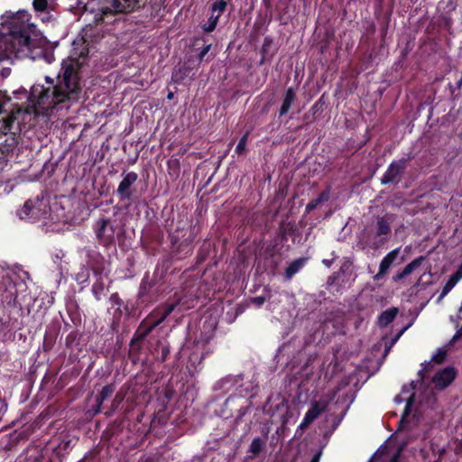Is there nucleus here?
Masks as SVG:
<instances>
[{"label": "nucleus", "instance_id": "18", "mask_svg": "<svg viewBox=\"0 0 462 462\" xmlns=\"http://www.w3.org/2000/svg\"><path fill=\"white\" fill-rule=\"evenodd\" d=\"M152 318V316H147L144 319L141 321L137 329L134 333V342L142 341L149 336V334L153 330L152 326L149 324V320Z\"/></svg>", "mask_w": 462, "mask_h": 462}, {"label": "nucleus", "instance_id": "16", "mask_svg": "<svg viewBox=\"0 0 462 462\" xmlns=\"http://www.w3.org/2000/svg\"><path fill=\"white\" fill-rule=\"evenodd\" d=\"M88 266L95 276H102L105 271L106 260L99 253L89 254Z\"/></svg>", "mask_w": 462, "mask_h": 462}, {"label": "nucleus", "instance_id": "46", "mask_svg": "<svg viewBox=\"0 0 462 462\" xmlns=\"http://www.w3.org/2000/svg\"><path fill=\"white\" fill-rule=\"evenodd\" d=\"M11 74V69L10 68H3L1 70V75L3 78H7Z\"/></svg>", "mask_w": 462, "mask_h": 462}, {"label": "nucleus", "instance_id": "62", "mask_svg": "<svg viewBox=\"0 0 462 462\" xmlns=\"http://www.w3.org/2000/svg\"><path fill=\"white\" fill-rule=\"evenodd\" d=\"M209 47H210V45H208V46H206V47L204 46V51H203L204 56H205V55L207 54V52L208 51Z\"/></svg>", "mask_w": 462, "mask_h": 462}, {"label": "nucleus", "instance_id": "9", "mask_svg": "<svg viewBox=\"0 0 462 462\" xmlns=\"http://www.w3.org/2000/svg\"><path fill=\"white\" fill-rule=\"evenodd\" d=\"M326 409V404L320 402H313L310 409L297 428L296 433L302 432L314 420H316Z\"/></svg>", "mask_w": 462, "mask_h": 462}, {"label": "nucleus", "instance_id": "47", "mask_svg": "<svg viewBox=\"0 0 462 462\" xmlns=\"http://www.w3.org/2000/svg\"><path fill=\"white\" fill-rule=\"evenodd\" d=\"M102 404H103V402H97V404L93 408L94 414H97V413H99L101 411Z\"/></svg>", "mask_w": 462, "mask_h": 462}, {"label": "nucleus", "instance_id": "59", "mask_svg": "<svg viewBox=\"0 0 462 462\" xmlns=\"http://www.w3.org/2000/svg\"><path fill=\"white\" fill-rule=\"evenodd\" d=\"M460 336H462V325H461V328L457 331L454 337H460Z\"/></svg>", "mask_w": 462, "mask_h": 462}, {"label": "nucleus", "instance_id": "3", "mask_svg": "<svg viewBox=\"0 0 462 462\" xmlns=\"http://www.w3.org/2000/svg\"><path fill=\"white\" fill-rule=\"evenodd\" d=\"M392 219L388 216L377 217L374 223L366 226L359 236L362 249H378L388 240Z\"/></svg>", "mask_w": 462, "mask_h": 462}, {"label": "nucleus", "instance_id": "42", "mask_svg": "<svg viewBox=\"0 0 462 462\" xmlns=\"http://www.w3.org/2000/svg\"><path fill=\"white\" fill-rule=\"evenodd\" d=\"M77 337H78V332L77 331L69 332V335L66 337V339H65L66 346L68 347L71 346L72 343L76 340Z\"/></svg>", "mask_w": 462, "mask_h": 462}, {"label": "nucleus", "instance_id": "32", "mask_svg": "<svg viewBox=\"0 0 462 462\" xmlns=\"http://www.w3.org/2000/svg\"><path fill=\"white\" fill-rule=\"evenodd\" d=\"M422 262V257H419L411 261L410 263H408L402 272V275H405L406 277L410 275L417 267L420 265Z\"/></svg>", "mask_w": 462, "mask_h": 462}, {"label": "nucleus", "instance_id": "50", "mask_svg": "<svg viewBox=\"0 0 462 462\" xmlns=\"http://www.w3.org/2000/svg\"><path fill=\"white\" fill-rule=\"evenodd\" d=\"M400 453L401 450H398V452H396L395 455L391 458L390 462H399Z\"/></svg>", "mask_w": 462, "mask_h": 462}, {"label": "nucleus", "instance_id": "23", "mask_svg": "<svg viewBox=\"0 0 462 462\" xmlns=\"http://www.w3.org/2000/svg\"><path fill=\"white\" fill-rule=\"evenodd\" d=\"M142 349H143V342L142 341L134 342V337H132L130 344H129L128 357L134 364H136V362L139 360V356H140Z\"/></svg>", "mask_w": 462, "mask_h": 462}, {"label": "nucleus", "instance_id": "56", "mask_svg": "<svg viewBox=\"0 0 462 462\" xmlns=\"http://www.w3.org/2000/svg\"><path fill=\"white\" fill-rule=\"evenodd\" d=\"M380 452H381V450H380V449H378V450L374 453V455L372 457V458L370 459V461H369V462H374V459H376V457L379 456V453H380Z\"/></svg>", "mask_w": 462, "mask_h": 462}, {"label": "nucleus", "instance_id": "63", "mask_svg": "<svg viewBox=\"0 0 462 462\" xmlns=\"http://www.w3.org/2000/svg\"><path fill=\"white\" fill-rule=\"evenodd\" d=\"M199 167H200V164H199V165H198V167H197V171H195V174H194V178H195V180H197V179H198V174H199L198 171H199Z\"/></svg>", "mask_w": 462, "mask_h": 462}, {"label": "nucleus", "instance_id": "61", "mask_svg": "<svg viewBox=\"0 0 462 462\" xmlns=\"http://www.w3.org/2000/svg\"><path fill=\"white\" fill-rule=\"evenodd\" d=\"M70 328V324L67 321H64V329L68 330Z\"/></svg>", "mask_w": 462, "mask_h": 462}, {"label": "nucleus", "instance_id": "52", "mask_svg": "<svg viewBox=\"0 0 462 462\" xmlns=\"http://www.w3.org/2000/svg\"><path fill=\"white\" fill-rule=\"evenodd\" d=\"M413 388L411 386H403L402 387V393H410Z\"/></svg>", "mask_w": 462, "mask_h": 462}, {"label": "nucleus", "instance_id": "15", "mask_svg": "<svg viewBox=\"0 0 462 462\" xmlns=\"http://www.w3.org/2000/svg\"><path fill=\"white\" fill-rule=\"evenodd\" d=\"M400 253V248H395L389 252L381 261L379 265V272L374 277L375 280L380 279L382 276H383L388 270L390 269L391 265L393 263V262L397 259L398 254Z\"/></svg>", "mask_w": 462, "mask_h": 462}, {"label": "nucleus", "instance_id": "64", "mask_svg": "<svg viewBox=\"0 0 462 462\" xmlns=\"http://www.w3.org/2000/svg\"><path fill=\"white\" fill-rule=\"evenodd\" d=\"M197 56H198V59H199V60H202V51H200L197 54Z\"/></svg>", "mask_w": 462, "mask_h": 462}, {"label": "nucleus", "instance_id": "1", "mask_svg": "<svg viewBox=\"0 0 462 462\" xmlns=\"http://www.w3.org/2000/svg\"><path fill=\"white\" fill-rule=\"evenodd\" d=\"M31 18V14L20 10L1 23L0 62L14 64L15 60H35L44 56L46 40L37 32Z\"/></svg>", "mask_w": 462, "mask_h": 462}, {"label": "nucleus", "instance_id": "43", "mask_svg": "<svg viewBox=\"0 0 462 462\" xmlns=\"http://www.w3.org/2000/svg\"><path fill=\"white\" fill-rule=\"evenodd\" d=\"M412 402H413V393H411L409 396V398L407 399L406 406H405V410H404V412H403V415H402V421L404 420V418L406 416H408L410 414V408H411Z\"/></svg>", "mask_w": 462, "mask_h": 462}, {"label": "nucleus", "instance_id": "11", "mask_svg": "<svg viewBox=\"0 0 462 462\" xmlns=\"http://www.w3.org/2000/svg\"><path fill=\"white\" fill-rule=\"evenodd\" d=\"M177 303H169L159 306L152 310L148 316H152L149 320V324L152 326L153 329L162 324L167 317L175 310Z\"/></svg>", "mask_w": 462, "mask_h": 462}, {"label": "nucleus", "instance_id": "29", "mask_svg": "<svg viewBox=\"0 0 462 462\" xmlns=\"http://www.w3.org/2000/svg\"><path fill=\"white\" fill-rule=\"evenodd\" d=\"M457 282H458V280L457 279V277H454L453 275H451L449 277V279L448 280V282L445 283V285L441 291V293L439 295V299L444 298L455 287V285Z\"/></svg>", "mask_w": 462, "mask_h": 462}, {"label": "nucleus", "instance_id": "41", "mask_svg": "<svg viewBox=\"0 0 462 462\" xmlns=\"http://www.w3.org/2000/svg\"><path fill=\"white\" fill-rule=\"evenodd\" d=\"M201 182H202V180H199L197 184V196H199V193L202 190ZM198 198H199V204H200L202 202V197H198ZM196 212L198 213L199 216H200L202 214V208L199 205H198Z\"/></svg>", "mask_w": 462, "mask_h": 462}, {"label": "nucleus", "instance_id": "51", "mask_svg": "<svg viewBox=\"0 0 462 462\" xmlns=\"http://www.w3.org/2000/svg\"><path fill=\"white\" fill-rule=\"evenodd\" d=\"M168 353H169L168 349L162 348V361H165L167 359Z\"/></svg>", "mask_w": 462, "mask_h": 462}, {"label": "nucleus", "instance_id": "22", "mask_svg": "<svg viewBox=\"0 0 462 462\" xmlns=\"http://www.w3.org/2000/svg\"><path fill=\"white\" fill-rule=\"evenodd\" d=\"M398 314V309L395 307L387 309L383 312L380 314L378 317V325L380 327H386L388 326L396 317Z\"/></svg>", "mask_w": 462, "mask_h": 462}, {"label": "nucleus", "instance_id": "27", "mask_svg": "<svg viewBox=\"0 0 462 462\" xmlns=\"http://www.w3.org/2000/svg\"><path fill=\"white\" fill-rule=\"evenodd\" d=\"M328 199H329V193L328 191L321 192L317 199L311 200L306 206V210L308 212L311 211L312 209L316 208L319 204L328 200Z\"/></svg>", "mask_w": 462, "mask_h": 462}, {"label": "nucleus", "instance_id": "34", "mask_svg": "<svg viewBox=\"0 0 462 462\" xmlns=\"http://www.w3.org/2000/svg\"><path fill=\"white\" fill-rule=\"evenodd\" d=\"M28 462H45V457L42 449H35L34 454L28 457Z\"/></svg>", "mask_w": 462, "mask_h": 462}, {"label": "nucleus", "instance_id": "7", "mask_svg": "<svg viewBox=\"0 0 462 462\" xmlns=\"http://www.w3.org/2000/svg\"><path fill=\"white\" fill-rule=\"evenodd\" d=\"M406 167L407 160L404 158L392 162L382 176L381 183L383 185L389 183H398L401 180L402 175L404 172Z\"/></svg>", "mask_w": 462, "mask_h": 462}, {"label": "nucleus", "instance_id": "58", "mask_svg": "<svg viewBox=\"0 0 462 462\" xmlns=\"http://www.w3.org/2000/svg\"><path fill=\"white\" fill-rule=\"evenodd\" d=\"M394 402H395L396 403H402V402H403V399H402V398H401L399 395H397V396H395V398H394Z\"/></svg>", "mask_w": 462, "mask_h": 462}, {"label": "nucleus", "instance_id": "5", "mask_svg": "<svg viewBox=\"0 0 462 462\" xmlns=\"http://www.w3.org/2000/svg\"><path fill=\"white\" fill-rule=\"evenodd\" d=\"M93 229L98 244L105 247H109L115 244L116 225L110 218H98Z\"/></svg>", "mask_w": 462, "mask_h": 462}, {"label": "nucleus", "instance_id": "2", "mask_svg": "<svg viewBox=\"0 0 462 462\" xmlns=\"http://www.w3.org/2000/svg\"><path fill=\"white\" fill-rule=\"evenodd\" d=\"M81 66L77 58L63 60L56 79L45 77L48 87L33 86L29 100L35 108L47 113L56 107L69 108L74 102L79 101L82 91Z\"/></svg>", "mask_w": 462, "mask_h": 462}, {"label": "nucleus", "instance_id": "12", "mask_svg": "<svg viewBox=\"0 0 462 462\" xmlns=\"http://www.w3.org/2000/svg\"><path fill=\"white\" fill-rule=\"evenodd\" d=\"M2 283L5 286V290L2 294L3 302L9 307H16L18 295L16 284L9 276L3 277Z\"/></svg>", "mask_w": 462, "mask_h": 462}, {"label": "nucleus", "instance_id": "13", "mask_svg": "<svg viewBox=\"0 0 462 462\" xmlns=\"http://www.w3.org/2000/svg\"><path fill=\"white\" fill-rule=\"evenodd\" d=\"M226 2L225 0H217L211 5V14L208 18L207 26L204 25V32H212L217 26L218 18L226 10Z\"/></svg>", "mask_w": 462, "mask_h": 462}, {"label": "nucleus", "instance_id": "45", "mask_svg": "<svg viewBox=\"0 0 462 462\" xmlns=\"http://www.w3.org/2000/svg\"><path fill=\"white\" fill-rule=\"evenodd\" d=\"M454 277H457V279L459 281L462 279V263L459 264L457 270L455 273L452 274Z\"/></svg>", "mask_w": 462, "mask_h": 462}, {"label": "nucleus", "instance_id": "54", "mask_svg": "<svg viewBox=\"0 0 462 462\" xmlns=\"http://www.w3.org/2000/svg\"><path fill=\"white\" fill-rule=\"evenodd\" d=\"M408 327H409V326L404 327V328H402V329L398 333V335H397V336H396V337L394 338L393 342H395V341L399 338V337H400V336H401V335H402V333H403V332L408 328Z\"/></svg>", "mask_w": 462, "mask_h": 462}, {"label": "nucleus", "instance_id": "37", "mask_svg": "<svg viewBox=\"0 0 462 462\" xmlns=\"http://www.w3.org/2000/svg\"><path fill=\"white\" fill-rule=\"evenodd\" d=\"M79 462H100V458L97 452L90 451Z\"/></svg>", "mask_w": 462, "mask_h": 462}, {"label": "nucleus", "instance_id": "19", "mask_svg": "<svg viewBox=\"0 0 462 462\" xmlns=\"http://www.w3.org/2000/svg\"><path fill=\"white\" fill-rule=\"evenodd\" d=\"M207 313L208 314V320L207 321L208 325L207 326L204 325V331L206 329H208V332L210 333V336L208 337V338H210L213 332L216 330V328L217 327L218 319L220 317V310H219L218 307H214V308H209L207 310Z\"/></svg>", "mask_w": 462, "mask_h": 462}, {"label": "nucleus", "instance_id": "48", "mask_svg": "<svg viewBox=\"0 0 462 462\" xmlns=\"http://www.w3.org/2000/svg\"><path fill=\"white\" fill-rule=\"evenodd\" d=\"M102 404H103V402H97V404L93 408L94 414H97V413H99L101 411Z\"/></svg>", "mask_w": 462, "mask_h": 462}, {"label": "nucleus", "instance_id": "40", "mask_svg": "<svg viewBox=\"0 0 462 462\" xmlns=\"http://www.w3.org/2000/svg\"><path fill=\"white\" fill-rule=\"evenodd\" d=\"M109 300L114 306H117L118 309L124 304L123 300L120 298L117 292L112 293L109 298Z\"/></svg>", "mask_w": 462, "mask_h": 462}, {"label": "nucleus", "instance_id": "60", "mask_svg": "<svg viewBox=\"0 0 462 462\" xmlns=\"http://www.w3.org/2000/svg\"><path fill=\"white\" fill-rule=\"evenodd\" d=\"M122 398L119 397L118 394L116 395L115 399H114V404L115 403H118L120 401H121Z\"/></svg>", "mask_w": 462, "mask_h": 462}, {"label": "nucleus", "instance_id": "35", "mask_svg": "<svg viewBox=\"0 0 462 462\" xmlns=\"http://www.w3.org/2000/svg\"><path fill=\"white\" fill-rule=\"evenodd\" d=\"M67 311H68L69 317L70 319V321L75 326L80 325V323H81V317H80L79 312L78 310H70V309H68Z\"/></svg>", "mask_w": 462, "mask_h": 462}, {"label": "nucleus", "instance_id": "24", "mask_svg": "<svg viewBox=\"0 0 462 462\" xmlns=\"http://www.w3.org/2000/svg\"><path fill=\"white\" fill-rule=\"evenodd\" d=\"M96 282L93 283L91 288V292L96 299V300L99 301L102 300V296L105 291V284L102 276H96Z\"/></svg>", "mask_w": 462, "mask_h": 462}, {"label": "nucleus", "instance_id": "28", "mask_svg": "<svg viewBox=\"0 0 462 462\" xmlns=\"http://www.w3.org/2000/svg\"><path fill=\"white\" fill-rule=\"evenodd\" d=\"M272 297V291L270 288L265 287L263 290V295L254 297L251 300V301L255 304L257 307H261L267 300H270Z\"/></svg>", "mask_w": 462, "mask_h": 462}, {"label": "nucleus", "instance_id": "33", "mask_svg": "<svg viewBox=\"0 0 462 462\" xmlns=\"http://www.w3.org/2000/svg\"><path fill=\"white\" fill-rule=\"evenodd\" d=\"M263 442L260 438H254L249 447V452L257 455L263 448Z\"/></svg>", "mask_w": 462, "mask_h": 462}, {"label": "nucleus", "instance_id": "21", "mask_svg": "<svg viewBox=\"0 0 462 462\" xmlns=\"http://www.w3.org/2000/svg\"><path fill=\"white\" fill-rule=\"evenodd\" d=\"M296 98V93L292 88H289L284 94L282 104L280 109V116L287 114Z\"/></svg>", "mask_w": 462, "mask_h": 462}, {"label": "nucleus", "instance_id": "17", "mask_svg": "<svg viewBox=\"0 0 462 462\" xmlns=\"http://www.w3.org/2000/svg\"><path fill=\"white\" fill-rule=\"evenodd\" d=\"M4 104L0 102V134L6 135L12 133L14 124L16 120V116L14 113L3 116Z\"/></svg>", "mask_w": 462, "mask_h": 462}, {"label": "nucleus", "instance_id": "14", "mask_svg": "<svg viewBox=\"0 0 462 462\" xmlns=\"http://www.w3.org/2000/svg\"><path fill=\"white\" fill-rule=\"evenodd\" d=\"M455 376L456 373L454 369L447 367L436 373L432 381L436 388L442 390L451 383Z\"/></svg>", "mask_w": 462, "mask_h": 462}, {"label": "nucleus", "instance_id": "44", "mask_svg": "<svg viewBox=\"0 0 462 462\" xmlns=\"http://www.w3.org/2000/svg\"><path fill=\"white\" fill-rule=\"evenodd\" d=\"M445 356H446V351L443 349H439L438 351V353L435 356H433L432 360H434L437 363H440L445 358Z\"/></svg>", "mask_w": 462, "mask_h": 462}, {"label": "nucleus", "instance_id": "55", "mask_svg": "<svg viewBox=\"0 0 462 462\" xmlns=\"http://www.w3.org/2000/svg\"><path fill=\"white\" fill-rule=\"evenodd\" d=\"M322 263H323L326 266L330 267V266H331V264H332V260H327V259H324V260L322 261Z\"/></svg>", "mask_w": 462, "mask_h": 462}, {"label": "nucleus", "instance_id": "39", "mask_svg": "<svg viewBox=\"0 0 462 462\" xmlns=\"http://www.w3.org/2000/svg\"><path fill=\"white\" fill-rule=\"evenodd\" d=\"M169 173L172 174L171 171H173V174L178 175L179 172V161L178 160H169L167 162Z\"/></svg>", "mask_w": 462, "mask_h": 462}, {"label": "nucleus", "instance_id": "25", "mask_svg": "<svg viewBox=\"0 0 462 462\" xmlns=\"http://www.w3.org/2000/svg\"><path fill=\"white\" fill-rule=\"evenodd\" d=\"M304 259H298L292 262L285 270V275L288 279H291L295 273H297L304 265Z\"/></svg>", "mask_w": 462, "mask_h": 462}, {"label": "nucleus", "instance_id": "4", "mask_svg": "<svg viewBox=\"0 0 462 462\" xmlns=\"http://www.w3.org/2000/svg\"><path fill=\"white\" fill-rule=\"evenodd\" d=\"M162 283L157 277L156 273L150 276L149 273H145L139 287L138 298L143 302L155 301L158 297L162 293Z\"/></svg>", "mask_w": 462, "mask_h": 462}, {"label": "nucleus", "instance_id": "49", "mask_svg": "<svg viewBox=\"0 0 462 462\" xmlns=\"http://www.w3.org/2000/svg\"><path fill=\"white\" fill-rule=\"evenodd\" d=\"M200 261H202V246L197 251V263H199Z\"/></svg>", "mask_w": 462, "mask_h": 462}, {"label": "nucleus", "instance_id": "30", "mask_svg": "<svg viewBox=\"0 0 462 462\" xmlns=\"http://www.w3.org/2000/svg\"><path fill=\"white\" fill-rule=\"evenodd\" d=\"M75 280L79 284L87 283L89 280V271L86 266H82L80 271L76 274Z\"/></svg>", "mask_w": 462, "mask_h": 462}, {"label": "nucleus", "instance_id": "8", "mask_svg": "<svg viewBox=\"0 0 462 462\" xmlns=\"http://www.w3.org/2000/svg\"><path fill=\"white\" fill-rule=\"evenodd\" d=\"M137 179L138 174L134 171H129L125 174L116 189V194L120 201L132 200L133 190L131 188L136 182Z\"/></svg>", "mask_w": 462, "mask_h": 462}, {"label": "nucleus", "instance_id": "57", "mask_svg": "<svg viewBox=\"0 0 462 462\" xmlns=\"http://www.w3.org/2000/svg\"><path fill=\"white\" fill-rule=\"evenodd\" d=\"M319 456H320L319 454H316V455L312 457V459L310 460V462H319Z\"/></svg>", "mask_w": 462, "mask_h": 462}, {"label": "nucleus", "instance_id": "6", "mask_svg": "<svg viewBox=\"0 0 462 462\" xmlns=\"http://www.w3.org/2000/svg\"><path fill=\"white\" fill-rule=\"evenodd\" d=\"M103 13L128 14L144 5L146 0H105Z\"/></svg>", "mask_w": 462, "mask_h": 462}, {"label": "nucleus", "instance_id": "36", "mask_svg": "<svg viewBox=\"0 0 462 462\" xmlns=\"http://www.w3.org/2000/svg\"><path fill=\"white\" fill-rule=\"evenodd\" d=\"M32 6L35 12H44L48 8V0H33Z\"/></svg>", "mask_w": 462, "mask_h": 462}, {"label": "nucleus", "instance_id": "26", "mask_svg": "<svg viewBox=\"0 0 462 462\" xmlns=\"http://www.w3.org/2000/svg\"><path fill=\"white\" fill-rule=\"evenodd\" d=\"M116 391L115 383L105 385L97 396V402H104Z\"/></svg>", "mask_w": 462, "mask_h": 462}, {"label": "nucleus", "instance_id": "31", "mask_svg": "<svg viewBox=\"0 0 462 462\" xmlns=\"http://www.w3.org/2000/svg\"><path fill=\"white\" fill-rule=\"evenodd\" d=\"M190 70L183 66L179 70H175L172 73V80L175 82H180L183 80L186 77H189Z\"/></svg>", "mask_w": 462, "mask_h": 462}, {"label": "nucleus", "instance_id": "10", "mask_svg": "<svg viewBox=\"0 0 462 462\" xmlns=\"http://www.w3.org/2000/svg\"><path fill=\"white\" fill-rule=\"evenodd\" d=\"M17 214L21 219L34 222L40 220L46 212H42V209L36 206V203L29 199L25 201L23 207L18 210Z\"/></svg>", "mask_w": 462, "mask_h": 462}, {"label": "nucleus", "instance_id": "20", "mask_svg": "<svg viewBox=\"0 0 462 462\" xmlns=\"http://www.w3.org/2000/svg\"><path fill=\"white\" fill-rule=\"evenodd\" d=\"M190 252V245L189 243H181L177 245L176 241L172 239V245L171 254L173 258L181 259L182 257L189 254Z\"/></svg>", "mask_w": 462, "mask_h": 462}, {"label": "nucleus", "instance_id": "53", "mask_svg": "<svg viewBox=\"0 0 462 462\" xmlns=\"http://www.w3.org/2000/svg\"><path fill=\"white\" fill-rule=\"evenodd\" d=\"M406 276L405 275H402V272L397 273L395 276H394V280L398 281V280H402L403 278H405Z\"/></svg>", "mask_w": 462, "mask_h": 462}, {"label": "nucleus", "instance_id": "38", "mask_svg": "<svg viewBox=\"0 0 462 462\" xmlns=\"http://www.w3.org/2000/svg\"><path fill=\"white\" fill-rule=\"evenodd\" d=\"M247 136L248 134H245L238 142L236 147V152L238 154L243 153L245 151V146L247 143Z\"/></svg>", "mask_w": 462, "mask_h": 462}]
</instances>
